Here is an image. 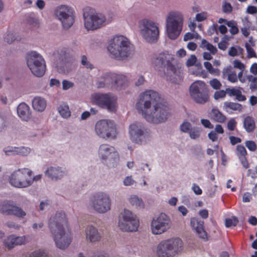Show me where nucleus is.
Returning a JSON list of instances; mask_svg holds the SVG:
<instances>
[{"mask_svg": "<svg viewBox=\"0 0 257 257\" xmlns=\"http://www.w3.org/2000/svg\"><path fill=\"white\" fill-rule=\"evenodd\" d=\"M227 79L232 83L236 82L237 81V77L236 72L233 71L231 73H230L227 76Z\"/></svg>", "mask_w": 257, "mask_h": 257, "instance_id": "54", "label": "nucleus"}, {"mask_svg": "<svg viewBox=\"0 0 257 257\" xmlns=\"http://www.w3.org/2000/svg\"><path fill=\"white\" fill-rule=\"evenodd\" d=\"M86 239L90 242L98 241L101 239L100 234L97 229L92 225L88 226L85 230Z\"/></svg>", "mask_w": 257, "mask_h": 257, "instance_id": "23", "label": "nucleus"}, {"mask_svg": "<svg viewBox=\"0 0 257 257\" xmlns=\"http://www.w3.org/2000/svg\"><path fill=\"white\" fill-rule=\"evenodd\" d=\"M248 80L251 82L250 84V88L252 90L257 89V77H253L252 75L248 76Z\"/></svg>", "mask_w": 257, "mask_h": 257, "instance_id": "45", "label": "nucleus"}, {"mask_svg": "<svg viewBox=\"0 0 257 257\" xmlns=\"http://www.w3.org/2000/svg\"><path fill=\"white\" fill-rule=\"evenodd\" d=\"M55 14L58 19L61 22L64 29H69L74 22L73 10L67 6L62 5L57 8Z\"/></svg>", "mask_w": 257, "mask_h": 257, "instance_id": "14", "label": "nucleus"}, {"mask_svg": "<svg viewBox=\"0 0 257 257\" xmlns=\"http://www.w3.org/2000/svg\"><path fill=\"white\" fill-rule=\"evenodd\" d=\"M223 107L229 113H232L234 111H240L242 109V105L240 104L227 101L224 103Z\"/></svg>", "mask_w": 257, "mask_h": 257, "instance_id": "30", "label": "nucleus"}, {"mask_svg": "<svg viewBox=\"0 0 257 257\" xmlns=\"http://www.w3.org/2000/svg\"><path fill=\"white\" fill-rule=\"evenodd\" d=\"M129 134L131 140L138 144H142L148 136L147 130L140 122H135L130 125Z\"/></svg>", "mask_w": 257, "mask_h": 257, "instance_id": "18", "label": "nucleus"}, {"mask_svg": "<svg viewBox=\"0 0 257 257\" xmlns=\"http://www.w3.org/2000/svg\"><path fill=\"white\" fill-rule=\"evenodd\" d=\"M98 155L101 160L108 161L109 167H114L119 160V155L115 148L108 144H102L98 150Z\"/></svg>", "mask_w": 257, "mask_h": 257, "instance_id": "16", "label": "nucleus"}, {"mask_svg": "<svg viewBox=\"0 0 257 257\" xmlns=\"http://www.w3.org/2000/svg\"><path fill=\"white\" fill-rule=\"evenodd\" d=\"M136 107L139 113L151 123L163 122L170 115L167 103L158 92L152 90H146L140 95Z\"/></svg>", "mask_w": 257, "mask_h": 257, "instance_id": "1", "label": "nucleus"}, {"mask_svg": "<svg viewBox=\"0 0 257 257\" xmlns=\"http://www.w3.org/2000/svg\"><path fill=\"white\" fill-rule=\"evenodd\" d=\"M226 94H227L226 90L216 91L214 93V98L215 100H218L220 98H223L226 96Z\"/></svg>", "mask_w": 257, "mask_h": 257, "instance_id": "46", "label": "nucleus"}, {"mask_svg": "<svg viewBox=\"0 0 257 257\" xmlns=\"http://www.w3.org/2000/svg\"><path fill=\"white\" fill-rule=\"evenodd\" d=\"M245 145L250 151L254 152L257 149V145L253 141H246L245 142Z\"/></svg>", "mask_w": 257, "mask_h": 257, "instance_id": "44", "label": "nucleus"}, {"mask_svg": "<svg viewBox=\"0 0 257 257\" xmlns=\"http://www.w3.org/2000/svg\"><path fill=\"white\" fill-rule=\"evenodd\" d=\"M190 224L192 228L194 229L199 237L206 239L207 234L204 228V222L198 218H192L191 219Z\"/></svg>", "mask_w": 257, "mask_h": 257, "instance_id": "21", "label": "nucleus"}, {"mask_svg": "<svg viewBox=\"0 0 257 257\" xmlns=\"http://www.w3.org/2000/svg\"><path fill=\"white\" fill-rule=\"evenodd\" d=\"M234 67L242 71L244 69L243 64L239 60H235L234 61Z\"/></svg>", "mask_w": 257, "mask_h": 257, "instance_id": "64", "label": "nucleus"}, {"mask_svg": "<svg viewBox=\"0 0 257 257\" xmlns=\"http://www.w3.org/2000/svg\"><path fill=\"white\" fill-rule=\"evenodd\" d=\"M129 202L131 205L137 207H143L144 206L142 199L136 195L131 196L129 199Z\"/></svg>", "mask_w": 257, "mask_h": 257, "instance_id": "34", "label": "nucleus"}, {"mask_svg": "<svg viewBox=\"0 0 257 257\" xmlns=\"http://www.w3.org/2000/svg\"><path fill=\"white\" fill-rule=\"evenodd\" d=\"M238 222V219L235 216L231 218H226L225 221V225L226 227H230L232 226H236Z\"/></svg>", "mask_w": 257, "mask_h": 257, "instance_id": "41", "label": "nucleus"}, {"mask_svg": "<svg viewBox=\"0 0 257 257\" xmlns=\"http://www.w3.org/2000/svg\"><path fill=\"white\" fill-rule=\"evenodd\" d=\"M59 113L63 118H68L71 115L69 107L65 103H62L58 107Z\"/></svg>", "mask_w": 257, "mask_h": 257, "instance_id": "32", "label": "nucleus"}, {"mask_svg": "<svg viewBox=\"0 0 257 257\" xmlns=\"http://www.w3.org/2000/svg\"><path fill=\"white\" fill-rule=\"evenodd\" d=\"M33 108L38 111H43L46 108V102L39 97H35L32 101Z\"/></svg>", "mask_w": 257, "mask_h": 257, "instance_id": "29", "label": "nucleus"}, {"mask_svg": "<svg viewBox=\"0 0 257 257\" xmlns=\"http://www.w3.org/2000/svg\"><path fill=\"white\" fill-rule=\"evenodd\" d=\"M81 64L83 66H85L87 68L91 69L93 68V65L87 61V58L85 55H83L82 57Z\"/></svg>", "mask_w": 257, "mask_h": 257, "instance_id": "52", "label": "nucleus"}, {"mask_svg": "<svg viewBox=\"0 0 257 257\" xmlns=\"http://www.w3.org/2000/svg\"><path fill=\"white\" fill-rule=\"evenodd\" d=\"M27 23L33 29H37L39 27V23L38 20L36 18L32 17L31 16L27 17Z\"/></svg>", "mask_w": 257, "mask_h": 257, "instance_id": "38", "label": "nucleus"}, {"mask_svg": "<svg viewBox=\"0 0 257 257\" xmlns=\"http://www.w3.org/2000/svg\"><path fill=\"white\" fill-rule=\"evenodd\" d=\"M1 212L5 215H13L20 218H23L26 213L20 207L14 205L10 201H5L0 205Z\"/></svg>", "mask_w": 257, "mask_h": 257, "instance_id": "20", "label": "nucleus"}, {"mask_svg": "<svg viewBox=\"0 0 257 257\" xmlns=\"http://www.w3.org/2000/svg\"><path fill=\"white\" fill-rule=\"evenodd\" d=\"M48 226L57 247L62 249L67 247L71 237L64 212H56L50 218Z\"/></svg>", "mask_w": 257, "mask_h": 257, "instance_id": "2", "label": "nucleus"}, {"mask_svg": "<svg viewBox=\"0 0 257 257\" xmlns=\"http://www.w3.org/2000/svg\"><path fill=\"white\" fill-rule=\"evenodd\" d=\"M15 242L17 245L25 244L26 242L25 236H15Z\"/></svg>", "mask_w": 257, "mask_h": 257, "instance_id": "55", "label": "nucleus"}, {"mask_svg": "<svg viewBox=\"0 0 257 257\" xmlns=\"http://www.w3.org/2000/svg\"><path fill=\"white\" fill-rule=\"evenodd\" d=\"M236 154L238 158H241L246 156L247 155V152L243 146L237 145L236 149Z\"/></svg>", "mask_w": 257, "mask_h": 257, "instance_id": "42", "label": "nucleus"}, {"mask_svg": "<svg viewBox=\"0 0 257 257\" xmlns=\"http://www.w3.org/2000/svg\"><path fill=\"white\" fill-rule=\"evenodd\" d=\"M226 25L230 28L229 32L232 35H234L238 33L239 30L235 21H229L226 23Z\"/></svg>", "mask_w": 257, "mask_h": 257, "instance_id": "37", "label": "nucleus"}, {"mask_svg": "<svg viewBox=\"0 0 257 257\" xmlns=\"http://www.w3.org/2000/svg\"><path fill=\"white\" fill-rule=\"evenodd\" d=\"M209 83L211 87L215 90H219L222 86L220 81L216 78H213L210 80Z\"/></svg>", "mask_w": 257, "mask_h": 257, "instance_id": "43", "label": "nucleus"}, {"mask_svg": "<svg viewBox=\"0 0 257 257\" xmlns=\"http://www.w3.org/2000/svg\"><path fill=\"white\" fill-rule=\"evenodd\" d=\"M74 83L67 80H64L62 81V88L63 90H67L73 87Z\"/></svg>", "mask_w": 257, "mask_h": 257, "instance_id": "50", "label": "nucleus"}, {"mask_svg": "<svg viewBox=\"0 0 257 257\" xmlns=\"http://www.w3.org/2000/svg\"><path fill=\"white\" fill-rule=\"evenodd\" d=\"M11 185L17 188H26L33 183L32 172L27 168L19 169L9 177Z\"/></svg>", "mask_w": 257, "mask_h": 257, "instance_id": "6", "label": "nucleus"}, {"mask_svg": "<svg viewBox=\"0 0 257 257\" xmlns=\"http://www.w3.org/2000/svg\"><path fill=\"white\" fill-rule=\"evenodd\" d=\"M6 155H22L27 156L30 152V149L27 147H8L4 149Z\"/></svg>", "mask_w": 257, "mask_h": 257, "instance_id": "22", "label": "nucleus"}, {"mask_svg": "<svg viewBox=\"0 0 257 257\" xmlns=\"http://www.w3.org/2000/svg\"><path fill=\"white\" fill-rule=\"evenodd\" d=\"M135 181L132 179V176L126 177L123 180V184L125 186H131L134 184Z\"/></svg>", "mask_w": 257, "mask_h": 257, "instance_id": "60", "label": "nucleus"}, {"mask_svg": "<svg viewBox=\"0 0 257 257\" xmlns=\"http://www.w3.org/2000/svg\"><path fill=\"white\" fill-rule=\"evenodd\" d=\"M27 63L32 73L37 77L43 76L46 71V63L42 56L36 51L26 55Z\"/></svg>", "mask_w": 257, "mask_h": 257, "instance_id": "8", "label": "nucleus"}, {"mask_svg": "<svg viewBox=\"0 0 257 257\" xmlns=\"http://www.w3.org/2000/svg\"><path fill=\"white\" fill-rule=\"evenodd\" d=\"M140 33L143 37L149 43L157 41L159 36V28L153 21L144 19L140 22Z\"/></svg>", "mask_w": 257, "mask_h": 257, "instance_id": "10", "label": "nucleus"}, {"mask_svg": "<svg viewBox=\"0 0 257 257\" xmlns=\"http://www.w3.org/2000/svg\"><path fill=\"white\" fill-rule=\"evenodd\" d=\"M183 249V242L178 237L162 241L157 246L159 257H173Z\"/></svg>", "mask_w": 257, "mask_h": 257, "instance_id": "5", "label": "nucleus"}, {"mask_svg": "<svg viewBox=\"0 0 257 257\" xmlns=\"http://www.w3.org/2000/svg\"><path fill=\"white\" fill-rule=\"evenodd\" d=\"M246 12L248 14L253 15L257 13V8L253 6H249L247 8Z\"/></svg>", "mask_w": 257, "mask_h": 257, "instance_id": "62", "label": "nucleus"}, {"mask_svg": "<svg viewBox=\"0 0 257 257\" xmlns=\"http://www.w3.org/2000/svg\"><path fill=\"white\" fill-rule=\"evenodd\" d=\"M154 63L156 67L165 68L168 73L173 74L177 73L181 68L180 64L176 60L172 55L168 53H160L154 60Z\"/></svg>", "mask_w": 257, "mask_h": 257, "instance_id": "9", "label": "nucleus"}, {"mask_svg": "<svg viewBox=\"0 0 257 257\" xmlns=\"http://www.w3.org/2000/svg\"><path fill=\"white\" fill-rule=\"evenodd\" d=\"M210 118L218 122L223 123L226 120V116L217 108H213L210 113Z\"/></svg>", "mask_w": 257, "mask_h": 257, "instance_id": "28", "label": "nucleus"}, {"mask_svg": "<svg viewBox=\"0 0 257 257\" xmlns=\"http://www.w3.org/2000/svg\"><path fill=\"white\" fill-rule=\"evenodd\" d=\"M5 41L9 44H11L16 40H20L21 39L17 37L16 34L9 32L6 34L4 37Z\"/></svg>", "mask_w": 257, "mask_h": 257, "instance_id": "40", "label": "nucleus"}, {"mask_svg": "<svg viewBox=\"0 0 257 257\" xmlns=\"http://www.w3.org/2000/svg\"><path fill=\"white\" fill-rule=\"evenodd\" d=\"M245 48L247 52V56L249 58L256 57V54L253 48H252L248 44L246 43L245 45Z\"/></svg>", "mask_w": 257, "mask_h": 257, "instance_id": "49", "label": "nucleus"}, {"mask_svg": "<svg viewBox=\"0 0 257 257\" xmlns=\"http://www.w3.org/2000/svg\"><path fill=\"white\" fill-rule=\"evenodd\" d=\"M184 18L179 12H170L166 19V30L168 37L172 40L176 39L182 31Z\"/></svg>", "mask_w": 257, "mask_h": 257, "instance_id": "4", "label": "nucleus"}, {"mask_svg": "<svg viewBox=\"0 0 257 257\" xmlns=\"http://www.w3.org/2000/svg\"><path fill=\"white\" fill-rule=\"evenodd\" d=\"M243 126L247 132H251L255 128V122L250 116H246L243 121Z\"/></svg>", "mask_w": 257, "mask_h": 257, "instance_id": "31", "label": "nucleus"}, {"mask_svg": "<svg viewBox=\"0 0 257 257\" xmlns=\"http://www.w3.org/2000/svg\"><path fill=\"white\" fill-rule=\"evenodd\" d=\"M201 47L206 48L213 55L215 54L217 51V48L215 46H214L212 44L209 43L205 39L202 40Z\"/></svg>", "mask_w": 257, "mask_h": 257, "instance_id": "35", "label": "nucleus"}, {"mask_svg": "<svg viewBox=\"0 0 257 257\" xmlns=\"http://www.w3.org/2000/svg\"><path fill=\"white\" fill-rule=\"evenodd\" d=\"M208 137L210 140H211L212 142H216L218 140V136L217 133L214 131H211L208 134Z\"/></svg>", "mask_w": 257, "mask_h": 257, "instance_id": "57", "label": "nucleus"}, {"mask_svg": "<svg viewBox=\"0 0 257 257\" xmlns=\"http://www.w3.org/2000/svg\"><path fill=\"white\" fill-rule=\"evenodd\" d=\"M226 94L231 97L235 96L236 99L239 101H243L246 99V97L244 95L242 94L240 88H226Z\"/></svg>", "mask_w": 257, "mask_h": 257, "instance_id": "27", "label": "nucleus"}, {"mask_svg": "<svg viewBox=\"0 0 257 257\" xmlns=\"http://www.w3.org/2000/svg\"><path fill=\"white\" fill-rule=\"evenodd\" d=\"M83 18L84 26L87 30H94L98 29L105 24V18L100 14L92 15L90 16L84 13Z\"/></svg>", "mask_w": 257, "mask_h": 257, "instance_id": "19", "label": "nucleus"}, {"mask_svg": "<svg viewBox=\"0 0 257 257\" xmlns=\"http://www.w3.org/2000/svg\"><path fill=\"white\" fill-rule=\"evenodd\" d=\"M171 220L166 214L162 213L153 219L151 228L153 234H161L167 231L171 226Z\"/></svg>", "mask_w": 257, "mask_h": 257, "instance_id": "17", "label": "nucleus"}, {"mask_svg": "<svg viewBox=\"0 0 257 257\" xmlns=\"http://www.w3.org/2000/svg\"><path fill=\"white\" fill-rule=\"evenodd\" d=\"M192 189L196 195H201L202 193L201 189L196 184H193Z\"/></svg>", "mask_w": 257, "mask_h": 257, "instance_id": "61", "label": "nucleus"}, {"mask_svg": "<svg viewBox=\"0 0 257 257\" xmlns=\"http://www.w3.org/2000/svg\"><path fill=\"white\" fill-rule=\"evenodd\" d=\"M201 128L200 127H192L189 132V136L192 139H196L200 136Z\"/></svg>", "mask_w": 257, "mask_h": 257, "instance_id": "39", "label": "nucleus"}, {"mask_svg": "<svg viewBox=\"0 0 257 257\" xmlns=\"http://www.w3.org/2000/svg\"><path fill=\"white\" fill-rule=\"evenodd\" d=\"M122 218L119 219L118 227L123 231H136L139 226V220L132 212L124 209L121 213Z\"/></svg>", "mask_w": 257, "mask_h": 257, "instance_id": "13", "label": "nucleus"}, {"mask_svg": "<svg viewBox=\"0 0 257 257\" xmlns=\"http://www.w3.org/2000/svg\"><path fill=\"white\" fill-rule=\"evenodd\" d=\"M113 77L114 88L116 89H121L128 83V80L124 75L114 73Z\"/></svg>", "mask_w": 257, "mask_h": 257, "instance_id": "25", "label": "nucleus"}, {"mask_svg": "<svg viewBox=\"0 0 257 257\" xmlns=\"http://www.w3.org/2000/svg\"><path fill=\"white\" fill-rule=\"evenodd\" d=\"M46 174L52 180L61 179L64 175V172L60 168L50 167L46 171Z\"/></svg>", "mask_w": 257, "mask_h": 257, "instance_id": "26", "label": "nucleus"}, {"mask_svg": "<svg viewBox=\"0 0 257 257\" xmlns=\"http://www.w3.org/2000/svg\"><path fill=\"white\" fill-rule=\"evenodd\" d=\"M192 127H191V124L190 122L185 121L181 125H180V130L182 132H185V133H189V132L190 131V130Z\"/></svg>", "mask_w": 257, "mask_h": 257, "instance_id": "48", "label": "nucleus"}, {"mask_svg": "<svg viewBox=\"0 0 257 257\" xmlns=\"http://www.w3.org/2000/svg\"><path fill=\"white\" fill-rule=\"evenodd\" d=\"M236 122L234 119H231L227 122V128L230 131H233L235 129Z\"/></svg>", "mask_w": 257, "mask_h": 257, "instance_id": "58", "label": "nucleus"}, {"mask_svg": "<svg viewBox=\"0 0 257 257\" xmlns=\"http://www.w3.org/2000/svg\"><path fill=\"white\" fill-rule=\"evenodd\" d=\"M201 123L206 128L212 129L214 127L213 125L212 124L210 121L207 119H201Z\"/></svg>", "mask_w": 257, "mask_h": 257, "instance_id": "53", "label": "nucleus"}, {"mask_svg": "<svg viewBox=\"0 0 257 257\" xmlns=\"http://www.w3.org/2000/svg\"><path fill=\"white\" fill-rule=\"evenodd\" d=\"M189 92L192 98L197 103L204 104L208 101V89L202 81L194 82L190 86Z\"/></svg>", "mask_w": 257, "mask_h": 257, "instance_id": "11", "label": "nucleus"}, {"mask_svg": "<svg viewBox=\"0 0 257 257\" xmlns=\"http://www.w3.org/2000/svg\"><path fill=\"white\" fill-rule=\"evenodd\" d=\"M95 132L99 137L104 139H115L118 134L116 124L113 120L109 119H101L97 121Z\"/></svg>", "mask_w": 257, "mask_h": 257, "instance_id": "7", "label": "nucleus"}, {"mask_svg": "<svg viewBox=\"0 0 257 257\" xmlns=\"http://www.w3.org/2000/svg\"><path fill=\"white\" fill-rule=\"evenodd\" d=\"M30 257H48V255L44 250H39L33 252Z\"/></svg>", "mask_w": 257, "mask_h": 257, "instance_id": "47", "label": "nucleus"}, {"mask_svg": "<svg viewBox=\"0 0 257 257\" xmlns=\"http://www.w3.org/2000/svg\"><path fill=\"white\" fill-rule=\"evenodd\" d=\"M114 73H107L103 77L106 87L114 88Z\"/></svg>", "mask_w": 257, "mask_h": 257, "instance_id": "33", "label": "nucleus"}, {"mask_svg": "<svg viewBox=\"0 0 257 257\" xmlns=\"http://www.w3.org/2000/svg\"><path fill=\"white\" fill-rule=\"evenodd\" d=\"M252 199V195L249 192H245L242 196V201L243 202H249Z\"/></svg>", "mask_w": 257, "mask_h": 257, "instance_id": "59", "label": "nucleus"}, {"mask_svg": "<svg viewBox=\"0 0 257 257\" xmlns=\"http://www.w3.org/2000/svg\"><path fill=\"white\" fill-rule=\"evenodd\" d=\"M196 57L195 55H191L186 62V65L188 67L193 66L196 61Z\"/></svg>", "mask_w": 257, "mask_h": 257, "instance_id": "56", "label": "nucleus"}, {"mask_svg": "<svg viewBox=\"0 0 257 257\" xmlns=\"http://www.w3.org/2000/svg\"><path fill=\"white\" fill-rule=\"evenodd\" d=\"M15 241V236L10 235L5 240L4 242V245L8 249L13 248L17 245Z\"/></svg>", "mask_w": 257, "mask_h": 257, "instance_id": "36", "label": "nucleus"}, {"mask_svg": "<svg viewBox=\"0 0 257 257\" xmlns=\"http://www.w3.org/2000/svg\"><path fill=\"white\" fill-rule=\"evenodd\" d=\"M222 11L224 13H230L232 11V7L229 3H225L222 6Z\"/></svg>", "mask_w": 257, "mask_h": 257, "instance_id": "51", "label": "nucleus"}, {"mask_svg": "<svg viewBox=\"0 0 257 257\" xmlns=\"http://www.w3.org/2000/svg\"><path fill=\"white\" fill-rule=\"evenodd\" d=\"M206 17V15L205 13H198L196 15V20L198 22H201L205 20Z\"/></svg>", "mask_w": 257, "mask_h": 257, "instance_id": "63", "label": "nucleus"}, {"mask_svg": "<svg viewBox=\"0 0 257 257\" xmlns=\"http://www.w3.org/2000/svg\"><path fill=\"white\" fill-rule=\"evenodd\" d=\"M92 102L109 111L115 112L117 108V98L110 93H95L91 96Z\"/></svg>", "mask_w": 257, "mask_h": 257, "instance_id": "12", "label": "nucleus"}, {"mask_svg": "<svg viewBox=\"0 0 257 257\" xmlns=\"http://www.w3.org/2000/svg\"><path fill=\"white\" fill-rule=\"evenodd\" d=\"M111 57L117 60H124L132 55L134 46L128 39L123 36H117L107 47Z\"/></svg>", "mask_w": 257, "mask_h": 257, "instance_id": "3", "label": "nucleus"}, {"mask_svg": "<svg viewBox=\"0 0 257 257\" xmlns=\"http://www.w3.org/2000/svg\"><path fill=\"white\" fill-rule=\"evenodd\" d=\"M17 113L19 116L23 120L28 121L30 118V108L25 103H21L18 105Z\"/></svg>", "mask_w": 257, "mask_h": 257, "instance_id": "24", "label": "nucleus"}, {"mask_svg": "<svg viewBox=\"0 0 257 257\" xmlns=\"http://www.w3.org/2000/svg\"><path fill=\"white\" fill-rule=\"evenodd\" d=\"M93 208L99 213H105L110 208V200L106 194L99 192L94 194L90 198Z\"/></svg>", "mask_w": 257, "mask_h": 257, "instance_id": "15", "label": "nucleus"}]
</instances>
